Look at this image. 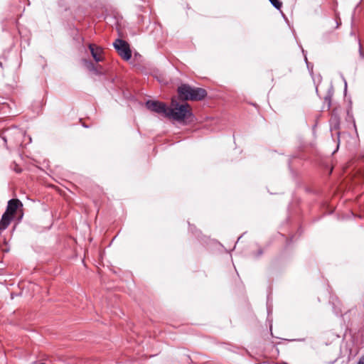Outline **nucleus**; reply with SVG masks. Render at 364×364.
Returning a JSON list of instances; mask_svg holds the SVG:
<instances>
[{
    "mask_svg": "<svg viewBox=\"0 0 364 364\" xmlns=\"http://www.w3.org/2000/svg\"><path fill=\"white\" fill-rule=\"evenodd\" d=\"M272 6L275 7L277 9H280L282 6V2L279 0H269Z\"/></svg>",
    "mask_w": 364,
    "mask_h": 364,
    "instance_id": "9d476101",
    "label": "nucleus"
},
{
    "mask_svg": "<svg viewBox=\"0 0 364 364\" xmlns=\"http://www.w3.org/2000/svg\"><path fill=\"white\" fill-rule=\"evenodd\" d=\"M89 49L90 50L92 56L95 60V61L100 62L102 60V58L101 57V53L102 50L100 48L97 47L95 48V46L93 44H90Z\"/></svg>",
    "mask_w": 364,
    "mask_h": 364,
    "instance_id": "0eeeda50",
    "label": "nucleus"
},
{
    "mask_svg": "<svg viewBox=\"0 0 364 364\" xmlns=\"http://www.w3.org/2000/svg\"><path fill=\"white\" fill-rule=\"evenodd\" d=\"M85 65H86V67L90 71V72H92L95 74H98V71H97V69L96 68V67L95 66V65L91 63V62H88V61H85Z\"/></svg>",
    "mask_w": 364,
    "mask_h": 364,
    "instance_id": "1a4fd4ad",
    "label": "nucleus"
},
{
    "mask_svg": "<svg viewBox=\"0 0 364 364\" xmlns=\"http://www.w3.org/2000/svg\"><path fill=\"white\" fill-rule=\"evenodd\" d=\"M166 117L186 124L193 121V115L188 104L178 105L176 101L172 100Z\"/></svg>",
    "mask_w": 364,
    "mask_h": 364,
    "instance_id": "f257e3e1",
    "label": "nucleus"
},
{
    "mask_svg": "<svg viewBox=\"0 0 364 364\" xmlns=\"http://www.w3.org/2000/svg\"><path fill=\"white\" fill-rule=\"evenodd\" d=\"M113 46L114 48L117 50L118 54L125 60H128L132 57V52L129 48V44L122 40V39H117L114 43Z\"/></svg>",
    "mask_w": 364,
    "mask_h": 364,
    "instance_id": "20e7f679",
    "label": "nucleus"
},
{
    "mask_svg": "<svg viewBox=\"0 0 364 364\" xmlns=\"http://www.w3.org/2000/svg\"><path fill=\"white\" fill-rule=\"evenodd\" d=\"M28 142H31V138L30 136H28Z\"/></svg>",
    "mask_w": 364,
    "mask_h": 364,
    "instance_id": "ddd939ff",
    "label": "nucleus"
},
{
    "mask_svg": "<svg viewBox=\"0 0 364 364\" xmlns=\"http://www.w3.org/2000/svg\"><path fill=\"white\" fill-rule=\"evenodd\" d=\"M13 217L9 214L4 213L0 220V231L6 230L10 225Z\"/></svg>",
    "mask_w": 364,
    "mask_h": 364,
    "instance_id": "6e6552de",
    "label": "nucleus"
},
{
    "mask_svg": "<svg viewBox=\"0 0 364 364\" xmlns=\"http://www.w3.org/2000/svg\"><path fill=\"white\" fill-rule=\"evenodd\" d=\"M178 97L182 100H201L207 95L203 88L193 87L187 84H183L178 87Z\"/></svg>",
    "mask_w": 364,
    "mask_h": 364,
    "instance_id": "f03ea898",
    "label": "nucleus"
},
{
    "mask_svg": "<svg viewBox=\"0 0 364 364\" xmlns=\"http://www.w3.org/2000/svg\"><path fill=\"white\" fill-rule=\"evenodd\" d=\"M358 364H364V356L361 357L358 363Z\"/></svg>",
    "mask_w": 364,
    "mask_h": 364,
    "instance_id": "f8f14e48",
    "label": "nucleus"
},
{
    "mask_svg": "<svg viewBox=\"0 0 364 364\" xmlns=\"http://www.w3.org/2000/svg\"><path fill=\"white\" fill-rule=\"evenodd\" d=\"M358 46H359V54H360V57L361 59H364V52L363 50H362V46L360 44V43L359 42L358 43Z\"/></svg>",
    "mask_w": 364,
    "mask_h": 364,
    "instance_id": "9b49d317",
    "label": "nucleus"
},
{
    "mask_svg": "<svg viewBox=\"0 0 364 364\" xmlns=\"http://www.w3.org/2000/svg\"><path fill=\"white\" fill-rule=\"evenodd\" d=\"M26 137V133L23 130L17 128L12 127L7 129L4 132V135L2 136L3 140L5 143L7 142L8 140L13 142L15 145H22L23 141V138Z\"/></svg>",
    "mask_w": 364,
    "mask_h": 364,
    "instance_id": "7ed1b4c3",
    "label": "nucleus"
},
{
    "mask_svg": "<svg viewBox=\"0 0 364 364\" xmlns=\"http://www.w3.org/2000/svg\"><path fill=\"white\" fill-rule=\"evenodd\" d=\"M146 107L150 111L162 114L165 117H166L167 112H168V107L164 102L159 101L148 100L146 102Z\"/></svg>",
    "mask_w": 364,
    "mask_h": 364,
    "instance_id": "39448f33",
    "label": "nucleus"
},
{
    "mask_svg": "<svg viewBox=\"0 0 364 364\" xmlns=\"http://www.w3.org/2000/svg\"><path fill=\"white\" fill-rule=\"evenodd\" d=\"M22 205L21 202L18 199H11L8 202L5 213L13 217L18 207Z\"/></svg>",
    "mask_w": 364,
    "mask_h": 364,
    "instance_id": "423d86ee",
    "label": "nucleus"
}]
</instances>
